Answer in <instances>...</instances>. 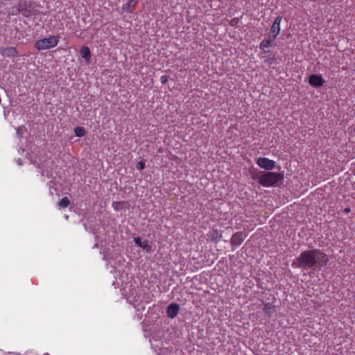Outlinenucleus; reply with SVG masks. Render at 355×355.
Listing matches in <instances>:
<instances>
[{"instance_id":"nucleus-1","label":"nucleus","mask_w":355,"mask_h":355,"mask_svg":"<svg viewBox=\"0 0 355 355\" xmlns=\"http://www.w3.org/2000/svg\"><path fill=\"white\" fill-rule=\"evenodd\" d=\"M329 259L325 253L319 249L302 252L292 263V266L303 269L321 270L325 266Z\"/></svg>"},{"instance_id":"nucleus-2","label":"nucleus","mask_w":355,"mask_h":355,"mask_svg":"<svg viewBox=\"0 0 355 355\" xmlns=\"http://www.w3.org/2000/svg\"><path fill=\"white\" fill-rule=\"evenodd\" d=\"M284 179V175L276 172H267L259 178V183L263 187H272Z\"/></svg>"},{"instance_id":"nucleus-26","label":"nucleus","mask_w":355,"mask_h":355,"mask_svg":"<svg viewBox=\"0 0 355 355\" xmlns=\"http://www.w3.org/2000/svg\"><path fill=\"white\" fill-rule=\"evenodd\" d=\"M350 211H351V209L349 207H346L344 209V212L346 213V214H349V213H350Z\"/></svg>"},{"instance_id":"nucleus-23","label":"nucleus","mask_w":355,"mask_h":355,"mask_svg":"<svg viewBox=\"0 0 355 355\" xmlns=\"http://www.w3.org/2000/svg\"><path fill=\"white\" fill-rule=\"evenodd\" d=\"M22 130H26V128L25 126L22 125L21 127H19L17 130V134H19V132H21Z\"/></svg>"},{"instance_id":"nucleus-24","label":"nucleus","mask_w":355,"mask_h":355,"mask_svg":"<svg viewBox=\"0 0 355 355\" xmlns=\"http://www.w3.org/2000/svg\"><path fill=\"white\" fill-rule=\"evenodd\" d=\"M22 130H26V128L25 126L22 125L21 127H19L17 130V134H19V132H21Z\"/></svg>"},{"instance_id":"nucleus-27","label":"nucleus","mask_w":355,"mask_h":355,"mask_svg":"<svg viewBox=\"0 0 355 355\" xmlns=\"http://www.w3.org/2000/svg\"><path fill=\"white\" fill-rule=\"evenodd\" d=\"M354 175H355V173H354Z\"/></svg>"},{"instance_id":"nucleus-11","label":"nucleus","mask_w":355,"mask_h":355,"mask_svg":"<svg viewBox=\"0 0 355 355\" xmlns=\"http://www.w3.org/2000/svg\"><path fill=\"white\" fill-rule=\"evenodd\" d=\"M207 237L211 241L218 243L222 238V232L220 230L212 229L208 232Z\"/></svg>"},{"instance_id":"nucleus-4","label":"nucleus","mask_w":355,"mask_h":355,"mask_svg":"<svg viewBox=\"0 0 355 355\" xmlns=\"http://www.w3.org/2000/svg\"><path fill=\"white\" fill-rule=\"evenodd\" d=\"M21 13L24 17H28L31 15V5L25 1H21L17 5V12L12 13L17 15Z\"/></svg>"},{"instance_id":"nucleus-12","label":"nucleus","mask_w":355,"mask_h":355,"mask_svg":"<svg viewBox=\"0 0 355 355\" xmlns=\"http://www.w3.org/2000/svg\"><path fill=\"white\" fill-rule=\"evenodd\" d=\"M80 53L81 57L87 63H89L92 58L90 49L88 46H83L80 49Z\"/></svg>"},{"instance_id":"nucleus-6","label":"nucleus","mask_w":355,"mask_h":355,"mask_svg":"<svg viewBox=\"0 0 355 355\" xmlns=\"http://www.w3.org/2000/svg\"><path fill=\"white\" fill-rule=\"evenodd\" d=\"M257 164L261 168L266 170H272L275 166V162L266 157H259L257 161Z\"/></svg>"},{"instance_id":"nucleus-20","label":"nucleus","mask_w":355,"mask_h":355,"mask_svg":"<svg viewBox=\"0 0 355 355\" xmlns=\"http://www.w3.org/2000/svg\"><path fill=\"white\" fill-rule=\"evenodd\" d=\"M239 22V18H233L230 20V25L232 26H236V24Z\"/></svg>"},{"instance_id":"nucleus-21","label":"nucleus","mask_w":355,"mask_h":355,"mask_svg":"<svg viewBox=\"0 0 355 355\" xmlns=\"http://www.w3.org/2000/svg\"><path fill=\"white\" fill-rule=\"evenodd\" d=\"M9 53L12 55H15L17 54V51L15 48L11 47L8 49Z\"/></svg>"},{"instance_id":"nucleus-16","label":"nucleus","mask_w":355,"mask_h":355,"mask_svg":"<svg viewBox=\"0 0 355 355\" xmlns=\"http://www.w3.org/2000/svg\"><path fill=\"white\" fill-rule=\"evenodd\" d=\"M74 134L78 137H84L86 135V131L83 127L77 126L73 130Z\"/></svg>"},{"instance_id":"nucleus-17","label":"nucleus","mask_w":355,"mask_h":355,"mask_svg":"<svg viewBox=\"0 0 355 355\" xmlns=\"http://www.w3.org/2000/svg\"><path fill=\"white\" fill-rule=\"evenodd\" d=\"M70 204V200L67 197L62 198L58 203L60 208H66Z\"/></svg>"},{"instance_id":"nucleus-25","label":"nucleus","mask_w":355,"mask_h":355,"mask_svg":"<svg viewBox=\"0 0 355 355\" xmlns=\"http://www.w3.org/2000/svg\"><path fill=\"white\" fill-rule=\"evenodd\" d=\"M267 61L270 64H272L275 61V58H270L267 60Z\"/></svg>"},{"instance_id":"nucleus-15","label":"nucleus","mask_w":355,"mask_h":355,"mask_svg":"<svg viewBox=\"0 0 355 355\" xmlns=\"http://www.w3.org/2000/svg\"><path fill=\"white\" fill-rule=\"evenodd\" d=\"M263 310L267 315H271L275 312V306L271 303L266 302L263 303Z\"/></svg>"},{"instance_id":"nucleus-18","label":"nucleus","mask_w":355,"mask_h":355,"mask_svg":"<svg viewBox=\"0 0 355 355\" xmlns=\"http://www.w3.org/2000/svg\"><path fill=\"white\" fill-rule=\"evenodd\" d=\"M124 202H121V201H114L112 204V208L115 210V211H119V205L123 204Z\"/></svg>"},{"instance_id":"nucleus-9","label":"nucleus","mask_w":355,"mask_h":355,"mask_svg":"<svg viewBox=\"0 0 355 355\" xmlns=\"http://www.w3.org/2000/svg\"><path fill=\"white\" fill-rule=\"evenodd\" d=\"M309 83L313 87H321L323 85L324 80L321 76L313 74L309 77Z\"/></svg>"},{"instance_id":"nucleus-5","label":"nucleus","mask_w":355,"mask_h":355,"mask_svg":"<svg viewBox=\"0 0 355 355\" xmlns=\"http://www.w3.org/2000/svg\"><path fill=\"white\" fill-rule=\"evenodd\" d=\"M282 21V17L278 16L276 17L274 23L271 26L270 37H272V40H275L277 35L279 34V32L281 31L280 24Z\"/></svg>"},{"instance_id":"nucleus-3","label":"nucleus","mask_w":355,"mask_h":355,"mask_svg":"<svg viewBox=\"0 0 355 355\" xmlns=\"http://www.w3.org/2000/svg\"><path fill=\"white\" fill-rule=\"evenodd\" d=\"M60 38L59 35H51L48 37L38 40L35 43V48L38 51H44L54 48L58 45Z\"/></svg>"},{"instance_id":"nucleus-8","label":"nucleus","mask_w":355,"mask_h":355,"mask_svg":"<svg viewBox=\"0 0 355 355\" xmlns=\"http://www.w3.org/2000/svg\"><path fill=\"white\" fill-rule=\"evenodd\" d=\"M137 3V0H129L127 3L123 4L121 10L124 12L132 13L135 10Z\"/></svg>"},{"instance_id":"nucleus-22","label":"nucleus","mask_w":355,"mask_h":355,"mask_svg":"<svg viewBox=\"0 0 355 355\" xmlns=\"http://www.w3.org/2000/svg\"><path fill=\"white\" fill-rule=\"evenodd\" d=\"M160 81L162 84H165L168 81L167 76H162L160 78Z\"/></svg>"},{"instance_id":"nucleus-7","label":"nucleus","mask_w":355,"mask_h":355,"mask_svg":"<svg viewBox=\"0 0 355 355\" xmlns=\"http://www.w3.org/2000/svg\"><path fill=\"white\" fill-rule=\"evenodd\" d=\"M246 236L244 233L240 232L234 234L231 238V244L234 248L239 247L245 240Z\"/></svg>"},{"instance_id":"nucleus-13","label":"nucleus","mask_w":355,"mask_h":355,"mask_svg":"<svg viewBox=\"0 0 355 355\" xmlns=\"http://www.w3.org/2000/svg\"><path fill=\"white\" fill-rule=\"evenodd\" d=\"M134 241L137 246L142 249L146 250L148 252L151 250V246L148 244V241L147 240L142 241L140 237L137 236L134 239Z\"/></svg>"},{"instance_id":"nucleus-14","label":"nucleus","mask_w":355,"mask_h":355,"mask_svg":"<svg viewBox=\"0 0 355 355\" xmlns=\"http://www.w3.org/2000/svg\"><path fill=\"white\" fill-rule=\"evenodd\" d=\"M275 40H272V37H270V40H263L259 45V48L261 50H262L264 53H268L270 52V50L268 49L270 46L272 45V42Z\"/></svg>"},{"instance_id":"nucleus-19","label":"nucleus","mask_w":355,"mask_h":355,"mask_svg":"<svg viewBox=\"0 0 355 355\" xmlns=\"http://www.w3.org/2000/svg\"><path fill=\"white\" fill-rule=\"evenodd\" d=\"M136 168L139 171L143 170L145 168V162L144 161H139L137 164Z\"/></svg>"},{"instance_id":"nucleus-10","label":"nucleus","mask_w":355,"mask_h":355,"mask_svg":"<svg viewBox=\"0 0 355 355\" xmlns=\"http://www.w3.org/2000/svg\"><path fill=\"white\" fill-rule=\"evenodd\" d=\"M179 310H180V306L177 303H175V302L171 303L167 307V309H166L167 315L171 318H174L178 315Z\"/></svg>"}]
</instances>
